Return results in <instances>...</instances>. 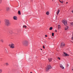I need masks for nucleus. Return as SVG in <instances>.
Listing matches in <instances>:
<instances>
[{"mask_svg":"<svg viewBox=\"0 0 73 73\" xmlns=\"http://www.w3.org/2000/svg\"><path fill=\"white\" fill-rule=\"evenodd\" d=\"M23 28H27V26L26 25H23Z\"/></svg>","mask_w":73,"mask_h":73,"instance_id":"obj_23","label":"nucleus"},{"mask_svg":"<svg viewBox=\"0 0 73 73\" xmlns=\"http://www.w3.org/2000/svg\"><path fill=\"white\" fill-rule=\"evenodd\" d=\"M0 11H1V10L0 9Z\"/></svg>","mask_w":73,"mask_h":73,"instance_id":"obj_33","label":"nucleus"},{"mask_svg":"<svg viewBox=\"0 0 73 73\" xmlns=\"http://www.w3.org/2000/svg\"><path fill=\"white\" fill-rule=\"evenodd\" d=\"M19 15H21V13L20 12V11H19Z\"/></svg>","mask_w":73,"mask_h":73,"instance_id":"obj_20","label":"nucleus"},{"mask_svg":"<svg viewBox=\"0 0 73 73\" xmlns=\"http://www.w3.org/2000/svg\"><path fill=\"white\" fill-rule=\"evenodd\" d=\"M55 32H57V31L56 30H55Z\"/></svg>","mask_w":73,"mask_h":73,"instance_id":"obj_30","label":"nucleus"},{"mask_svg":"<svg viewBox=\"0 0 73 73\" xmlns=\"http://www.w3.org/2000/svg\"><path fill=\"white\" fill-rule=\"evenodd\" d=\"M66 3H68V2H66Z\"/></svg>","mask_w":73,"mask_h":73,"instance_id":"obj_37","label":"nucleus"},{"mask_svg":"<svg viewBox=\"0 0 73 73\" xmlns=\"http://www.w3.org/2000/svg\"><path fill=\"white\" fill-rule=\"evenodd\" d=\"M52 29H53V27H50L49 29L50 31H51V30H52Z\"/></svg>","mask_w":73,"mask_h":73,"instance_id":"obj_16","label":"nucleus"},{"mask_svg":"<svg viewBox=\"0 0 73 73\" xmlns=\"http://www.w3.org/2000/svg\"><path fill=\"white\" fill-rule=\"evenodd\" d=\"M1 41L2 42V43H3V42H4V40H3V39H1Z\"/></svg>","mask_w":73,"mask_h":73,"instance_id":"obj_21","label":"nucleus"},{"mask_svg":"<svg viewBox=\"0 0 73 73\" xmlns=\"http://www.w3.org/2000/svg\"><path fill=\"white\" fill-rule=\"evenodd\" d=\"M59 1H60V3H62V4H63V3L64 2H63V1H60V0H59Z\"/></svg>","mask_w":73,"mask_h":73,"instance_id":"obj_22","label":"nucleus"},{"mask_svg":"<svg viewBox=\"0 0 73 73\" xmlns=\"http://www.w3.org/2000/svg\"><path fill=\"white\" fill-rule=\"evenodd\" d=\"M46 15L48 16L49 15V11H47L46 12Z\"/></svg>","mask_w":73,"mask_h":73,"instance_id":"obj_14","label":"nucleus"},{"mask_svg":"<svg viewBox=\"0 0 73 73\" xmlns=\"http://www.w3.org/2000/svg\"><path fill=\"white\" fill-rule=\"evenodd\" d=\"M9 47L11 48H12V49H13V48H15V45H14V44H13V43L9 44Z\"/></svg>","mask_w":73,"mask_h":73,"instance_id":"obj_4","label":"nucleus"},{"mask_svg":"<svg viewBox=\"0 0 73 73\" xmlns=\"http://www.w3.org/2000/svg\"><path fill=\"white\" fill-rule=\"evenodd\" d=\"M28 41L26 40L23 41L22 44L24 46H27L28 45Z\"/></svg>","mask_w":73,"mask_h":73,"instance_id":"obj_2","label":"nucleus"},{"mask_svg":"<svg viewBox=\"0 0 73 73\" xmlns=\"http://www.w3.org/2000/svg\"><path fill=\"white\" fill-rule=\"evenodd\" d=\"M43 49H45V46L44 45H43Z\"/></svg>","mask_w":73,"mask_h":73,"instance_id":"obj_25","label":"nucleus"},{"mask_svg":"<svg viewBox=\"0 0 73 73\" xmlns=\"http://www.w3.org/2000/svg\"><path fill=\"white\" fill-rule=\"evenodd\" d=\"M50 69H51V66L50 64L48 65V66L46 69V71H48Z\"/></svg>","mask_w":73,"mask_h":73,"instance_id":"obj_3","label":"nucleus"},{"mask_svg":"<svg viewBox=\"0 0 73 73\" xmlns=\"http://www.w3.org/2000/svg\"><path fill=\"white\" fill-rule=\"evenodd\" d=\"M7 10H8V9H9V8H7Z\"/></svg>","mask_w":73,"mask_h":73,"instance_id":"obj_27","label":"nucleus"},{"mask_svg":"<svg viewBox=\"0 0 73 73\" xmlns=\"http://www.w3.org/2000/svg\"><path fill=\"white\" fill-rule=\"evenodd\" d=\"M69 28V27L68 26H66L65 27V30L66 31V30H67Z\"/></svg>","mask_w":73,"mask_h":73,"instance_id":"obj_10","label":"nucleus"},{"mask_svg":"<svg viewBox=\"0 0 73 73\" xmlns=\"http://www.w3.org/2000/svg\"><path fill=\"white\" fill-rule=\"evenodd\" d=\"M60 12V9H58V11L56 12V14L57 15H58V13H59Z\"/></svg>","mask_w":73,"mask_h":73,"instance_id":"obj_11","label":"nucleus"},{"mask_svg":"<svg viewBox=\"0 0 73 73\" xmlns=\"http://www.w3.org/2000/svg\"><path fill=\"white\" fill-rule=\"evenodd\" d=\"M1 24V21H0V24Z\"/></svg>","mask_w":73,"mask_h":73,"instance_id":"obj_31","label":"nucleus"},{"mask_svg":"<svg viewBox=\"0 0 73 73\" xmlns=\"http://www.w3.org/2000/svg\"><path fill=\"white\" fill-rule=\"evenodd\" d=\"M5 24L7 27H8L9 25H11V23L9 22V20L8 19H6L5 20Z\"/></svg>","mask_w":73,"mask_h":73,"instance_id":"obj_1","label":"nucleus"},{"mask_svg":"<svg viewBox=\"0 0 73 73\" xmlns=\"http://www.w3.org/2000/svg\"><path fill=\"white\" fill-rule=\"evenodd\" d=\"M60 27H61V26H60V25H58V29H60Z\"/></svg>","mask_w":73,"mask_h":73,"instance_id":"obj_15","label":"nucleus"},{"mask_svg":"<svg viewBox=\"0 0 73 73\" xmlns=\"http://www.w3.org/2000/svg\"><path fill=\"white\" fill-rule=\"evenodd\" d=\"M63 53H64V56H65L66 57V56H69V55L68 54H67L66 53H65V52H63Z\"/></svg>","mask_w":73,"mask_h":73,"instance_id":"obj_8","label":"nucleus"},{"mask_svg":"<svg viewBox=\"0 0 73 73\" xmlns=\"http://www.w3.org/2000/svg\"><path fill=\"white\" fill-rule=\"evenodd\" d=\"M54 33H52V36L53 37V36H54Z\"/></svg>","mask_w":73,"mask_h":73,"instance_id":"obj_24","label":"nucleus"},{"mask_svg":"<svg viewBox=\"0 0 73 73\" xmlns=\"http://www.w3.org/2000/svg\"><path fill=\"white\" fill-rule=\"evenodd\" d=\"M18 13H19V11H18Z\"/></svg>","mask_w":73,"mask_h":73,"instance_id":"obj_35","label":"nucleus"},{"mask_svg":"<svg viewBox=\"0 0 73 73\" xmlns=\"http://www.w3.org/2000/svg\"><path fill=\"white\" fill-rule=\"evenodd\" d=\"M65 43L64 42H62L60 44V47L63 48L65 46Z\"/></svg>","mask_w":73,"mask_h":73,"instance_id":"obj_5","label":"nucleus"},{"mask_svg":"<svg viewBox=\"0 0 73 73\" xmlns=\"http://www.w3.org/2000/svg\"><path fill=\"white\" fill-rule=\"evenodd\" d=\"M5 65L6 66H8V65H9V64L8 62H7L5 63Z\"/></svg>","mask_w":73,"mask_h":73,"instance_id":"obj_19","label":"nucleus"},{"mask_svg":"<svg viewBox=\"0 0 73 73\" xmlns=\"http://www.w3.org/2000/svg\"><path fill=\"white\" fill-rule=\"evenodd\" d=\"M60 66L61 68H62V69H65V68H64V67H63L62 65V64H60Z\"/></svg>","mask_w":73,"mask_h":73,"instance_id":"obj_9","label":"nucleus"},{"mask_svg":"<svg viewBox=\"0 0 73 73\" xmlns=\"http://www.w3.org/2000/svg\"><path fill=\"white\" fill-rule=\"evenodd\" d=\"M13 19L14 20H17V17L16 16H14L13 17Z\"/></svg>","mask_w":73,"mask_h":73,"instance_id":"obj_7","label":"nucleus"},{"mask_svg":"<svg viewBox=\"0 0 73 73\" xmlns=\"http://www.w3.org/2000/svg\"><path fill=\"white\" fill-rule=\"evenodd\" d=\"M40 50H42V49H40Z\"/></svg>","mask_w":73,"mask_h":73,"instance_id":"obj_32","label":"nucleus"},{"mask_svg":"<svg viewBox=\"0 0 73 73\" xmlns=\"http://www.w3.org/2000/svg\"><path fill=\"white\" fill-rule=\"evenodd\" d=\"M48 36H47V35H45V37H46Z\"/></svg>","mask_w":73,"mask_h":73,"instance_id":"obj_28","label":"nucleus"},{"mask_svg":"<svg viewBox=\"0 0 73 73\" xmlns=\"http://www.w3.org/2000/svg\"><path fill=\"white\" fill-rule=\"evenodd\" d=\"M3 72V70L0 69V73H1Z\"/></svg>","mask_w":73,"mask_h":73,"instance_id":"obj_18","label":"nucleus"},{"mask_svg":"<svg viewBox=\"0 0 73 73\" xmlns=\"http://www.w3.org/2000/svg\"><path fill=\"white\" fill-rule=\"evenodd\" d=\"M48 39H50V38H48Z\"/></svg>","mask_w":73,"mask_h":73,"instance_id":"obj_39","label":"nucleus"},{"mask_svg":"<svg viewBox=\"0 0 73 73\" xmlns=\"http://www.w3.org/2000/svg\"><path fill=\"white\" fill-rule=\"evenodd\" d=\"M70 26L71 27H73V22H72L70 23Z\"/></svg>","mask_w":73,"mask_h":73,"instance_id":"obj_17","label":"nucleus"},{"mask_svg":"<svg viewBox=\"0 0 73 73\" xmlns=\"http://www.w3.org/2000/svg\"><path fill=\"white\" fill-rule=\"evenodd\" d=\"M57 58H58V60H60V57H58Z\"/></svg>","mask_w":73,"mask_h":73,"instance_id":"obj_26","label":"nucleus"},{"mask_svg":"<svg viewBox=\"0 0 73 73\" xmlns=\"http://www.w3.org/2000/svg\"><path fill=\"white\" fill-rule=\"evenodd\" d=\"M30 73H33L32 72H31Z\"/></svg>","mask_w":73,"mask_h":73,"instance_id":"obj_34","label":"nucleus"},{"mask_svg":"<svg viewBox=\"0 0 73 73\" xmlns=\"http://www.w3.org/2000/svg\"><path fill=\"white\" fill-rule=\"evenodd\" d=\"M52 0V1H53V0Z\"/></svg>","mask_w":73,"mask_h":73,"instance_id":"obj_36","label":"nucleus"},{"mask_svg":"<svg viewBox=\"0 0 73 73\" xmlns=\"http://www.w3.org/2000/svg\"><path fill=\"white\" fill-rule=\"evenodd\" d=\"M0 1H2V0H0Z\"/></svg>","mask_w":73,"mask_h":73,"instance_id":"obj_38","label":"nucleus"},{"mask_svg":"<svg viewBox=\"0 0 73 73\" xmlns=\"http://www.w3.org/2000/svg\"><path fill=\"white\" fill-rule=\"evenodd\" d=\"M62 23H64V25L65 26H66V25H68V24H67V22H66V21L65 20H63L62 21Z\"/></svg>","mask_w":73,"mask_h":73,"instance_id":"obj_6","label":"nucleus"},{"mask_svg":"<svg viewBox=\"0 0 73 73\" xmlns=\"http://www.w3.org/2000/svg\"><path fill=\"white\" fill-rule=\"evenodd\" d=\"M1 1H0V4H1Z\"/></svg>","mask_w":73,"mask_h":73,"instance_id":"obj_29","label":"nucleus"},{"mask_svg":"<svg viewBox=\"0 0 73 73\" xmlns=\"http://www.w3.org/2000/svg\"><path fill=\"white\" fill-rule=\"evenodd\" d=\"M49 62H51L52 61V58H50L48 59Z\"/></svg>","mask_w":73,"mask_h":73,"instance_id":"obj_13","label":"nucleus"},{"mask_svg":"<svg viewBox=\"0 0 73 73\" xmlns=\"http://www.w3.org/2000/svg\"><path fill=\"white\" fill-rule=\"evenodd\" d=\"M9 33L10 34H12L13 33V31H9Z\"/></svg>","mask_w":73,"mask_h":73,"instance_id":"obj_12","label":"nucleus"}]
</instances>
